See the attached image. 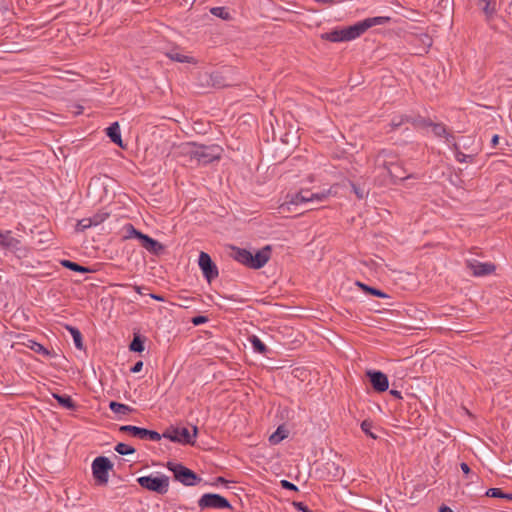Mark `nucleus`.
<instances>
[{"instance_id":"49","label":"nucleus","mask_w":512,"mask_h":512,"mask_svg":"<svg viewBox=\"0 0 512 512\" xmlns=\"http://www.w3.org/2000/svg\"><path fill=\"white\" fill-rule=\"evenodd\" d=\"M460 467H461V470L463 471V473H464L465 475H469V473L471 472L470 467H469V466H468V464H467V463H465V462H462V463L460 464Z\"/></svg>"},{"instance_id":"29","label":"nucleus","mask_w":512,"mask_h":512,"mask_svg":"<svg viewBox=\"0 0 512 512\" xmlns=\"http://www.w3.org/2000/svg\"><path fill=\"white\" fill-rule=\"evenodd\" d=\"M309 202V198H305L304 193H300V191L294 195L291 196L290 201H287L285 204L281 205V209L284 211L285 207L289 204L298 205L300 203H307Z\"/></svg>"},{"instance_id":"28","label":"nucleus","mask_w":512,"mask_h":512,"mask_svg":"<svg viewBox=\"0 0 512 512\" xmlns=\"http://www.w3.org/2000/svg\"><path fill=\"white\" fill-rule=\"evenodd\" d=\"M250 343L254 349L255 352L260 354H266L268 351V348L266 345L255 335H252L250 338Z\"/></svg>"},{"instance_id":"10","label":"nucleus","mask_w":512,"mask_h":512,"mask_svg":"<svg viewBox=\"0 0 512 512\" xmlns=\"http://www.w3.org/2000/svg\"><path fill=\"white\" fill-rule=\"evenodd\" d=\"M466 267L472 271L476 277L489 275L494 272L495 265L492 263H482L476 259L466 260Z\"/></svg>"},{"instance_id":"3","label":"nucleus","mask_w":512,"mask_h":512,"mask_svg":"<svg viewBox=\"0 0 512 512\" xmlns=\"http://www.w3.org/2000/svg\"><path fill=\"white\" fill-rule=\"evenodd\" d=\"M137 482L142 488L153 491L159 494H165L169 487V478L167 476H142L137 479Z\"/></svg>"},{"instance_id":"22","label":"nucleus","mask_w":512,"mask_h":512,"mask_svg":"<svg viewBox=\"0 0 512 512\" xmlns=\"http://www.w3.org/2000/svg\"><path fill=\"white\" fill-rule=\"evenodd\" d=\"M197 80H198L197 85L200 88L204 89V88H207V87H210V86H214V82H213L212 76L210 74H208L207 72H205V71H198L197 72Z\"/></svg>"},{"instance_id":"23","label":"nucleus","mask_w":512,"mask_h":512,"mask_svg":"<svg viewBox=\"0 0 512 512\" xmlns=\"http://www.w3.org/2000/svg\"><path fill=\"white\" fill-rule=\"evenodd\" d=\"M53 397L57 400V402L64 408L69 410H74L76 408V404L72 400V398L69 395H60V394H53Z\"/></svg>"},{"instance_id":"32","label":"nucleus","mask_w":512,"mask_h":512,"mask_svg":"<svg viewBox=\"0 0 512 512\" xmlns=\"http://www.w3.org/2000/svg\"><path fill=\"white\" fill-rule=\"evenodd\" d=\"M129 349L133 352H142L144 350V342L139 336H134L129 345Z\"/></svg>"},{"instance_id":"27","label":"nucleus","mask_w":512,"mask_h":512,"mask_svg":"<svg viewBox=\"0 0 512 512\" xmlns=\"http://www.w3.org/2000/svg\"><path fill=\"white\" fill-rule=\"evenodd\" d=\"M451 146L455 153V158L458 162H472L473 161V155H468V154L461 152L460 147L456 142H453L451 144Z\"/></svg>"},{"instance_id":"2","label":"nucleus","mask_w":512,"mask_h":512,"mask_svg":"<svg viewBox=\"0 0 512 512\" xmlns=\"http://www.w3.org/2000/svg\"><path fill=\"white\" fill-rule=\"evenodd\" d=\"M221 147L218 145H202L194 142V158L201 164H208L218 160L221 155Z\"/></svg>"},{"instance_id":"38","label":"nucleus","mask_w":512,"mask_h":512,"mask_svg":"<svg viewBox=\"0 0 512 512\" xmlns=\"http://www.w3.org/2000/svg\"><path fill=\"white\" fill-rule=\"evenodd\" d=\"M108 216V213H96L95 215L89 218L91 219L92 226H97L103 223L108 218Z\"/></svg>"},{"instance_id":"44","label":"nucleus","mask_w":512,"mask_h":512,"mask_svg":"<svg viewBox=\"0 0 512 512\" xmlns=\"http://www.w3.org/2000/svg\"><path fill=\"white\" fill-rule=\"evenodd\" d=\"M196 333L198 334L197 339H200V338L210 339L213 336V332L211 330H205V331L198 330V331H196ZM194 334H195V331H194Z\"/></svg>"},{"instance_id":"55","label":"nucleus","mask_w":512,"mask_h":512,"mask_svg":"<svg viewBox=\"0 0 512 512\" xmlns=\"http://www.w3.org/2000/svg\"><path fill=\"white\" fill-rule=\"evenodd\" d=\"M439 512H453V510L448 506H441Z\"/></svg>"},{"instance_id":"35","label":"nucleus","mask_w":512,"mask_h":512,"mask_svg":"<svg viewBox=\"0 0 512 512\" xmlns=\"http://www.w3.org/2000/svg\"><path fill=\"white\" fill-rule=\"evenodd\" d=\"M286 437L285 431L282 429V427H279L270 437L269 442L271 444H278Z\"/></svg>"},{"instance_id":"4","label":"nucleus","mask_w":512,"mask_h":512,"mask_svg":"<svg viewBox=\"0 0 512 512\" xmlns=\"http://www.w3.org/2000/svg\"><path fill=\"white\" fill-rule=\"evenodd\" d=\"M113 468L111 461L104 456H99L92 463L93 477L98 485H106L108 473Z\"/></svg>"},{"instance_id":"34","label":"nucleus","mask_w":512,"mask_h":512,"mask_svg":"<svg viewBox=\"0 0 512 512\" xmlns=\"http://www.w3.org/2000/svg\"><path fill=\"white\" fill-rule=\"evenodd\" d=\"M115 451L121 455H129V454H134L136 450L128 444L118 443L115 446Z\"/></svg>"},{"instance_id":"30","label":"nucleus","mask_w":512,"mask_h":512,"mask_svg":"<svg viewBox=\"0 0 512 512\" xmlns=\"http://www.w3.org/2000/svg\"><path fill=\"white\" fill-rule=\"evenodd\" d=\"M210 12L212 15L219 17L223 20H230L232 18L230 12L226 7H213L211 8Z\"/></svg>"},{"instance_id":"37","label":"nucleus","mask_w":512,"mask_h":512,"mask_svg":"<svg viewBox=\"0 0 512 512\" xmlns=\"http://www.w3.org/2000/svg\"><path fill=\"white\" fill-rule=\"evenodd\" d=\"M350 185L358 199H364L366 197L368 192L365 190L364 187H361V186L355 184L354 182H350Z\"/></svg>"},{"instance_id":"51","label":"nucleus","mask_w":512,"mask_h":512,"mask_svg":"<svg viewBox=\"0 0 512 512\" xmlns=\"http://www.w3.org/2000/svg\"><path fill=\"white\" fill-rule=\"evenodd\" d=\"M499 143V136L498 135H494L491 139V145L492 147H496Z\"/></svg>"},{"instance_id":"12","label":"nucleus","mask_w":512,"mask_h":512,"mask_svg":"<svg viewBox=\"0 0 512 512\" xmlns=\"http://www.w3.org/2000/svg\"><path fill=\"white\" fill-rule=\"evenodd\" d=\"M270 252V247L266 246L262 250L257 251L254 255L252 254L251 268H262L270 259Z\"/></svg>"},{"instance_id":"25","label":"nucleus","mask_w":512,"mask_h":512,"mask_svg":"<svg viewBox=\"0 0 512 512\" xmlns=\"http://www.w3.org/2000/svg\"><path fill=\"white\" fill-rule=\"evenodd\" d=\"M167 56L177 62H190V56L183 54L180 48H174L167 53Z\"/></svg>"},{"instance_id":"19","label":"nucleus","mask_w":512,"mask_h":512,"mask_svg":"<svg viewBox=\"0 0 512 512\" xmlns=\"http://www.w3.org/2000/svg\"><path fill=\"white\" fill-rule=\"evenodd\" d=\"M60 264L69 269V270H72V271H75V272H78V273H89L91 272L92 270L89 268V267H86V266H82L76 262H73V261H70V260H66V259H63L60 261Z\"/></svg>"},{"instance_id":"26","label":"nucleus","mask_w":512,"mask_h":512,"mask_svg":"<svg viewBox=\"0 0 512 512\" xmlns=\"http://www.w3.org/2000/svg\"><path fill=\"white\" fill-rule=\"evenodd\" d=\"M67 329L73 338L76 348H78L79 350H82L84 348V344H83L82 334L79 331V329L76 327H72V326H67Z\"/></svg>"},{"instance_id":"58","label":"nucleus","mask_w":512,"mask_h":512,"mask_svg":"<svg viewBox=\"0 0 512 512\" xmlns=\"http://www.w3.org/2000/svg\"><path fill=\"white\" fill-rule=\"evenodd\" d=\"M198 434V428L196 426H194V438L197 436Z\"/></svg>"},{"instance_id":"41","label":"nucleus","mask_w":512,"mask_h":512,"mask_svg":"<svg viewBox=\"0 0 512 512\" xmlns=\"http://www.w3.org/2000/svg\"><path fill=\"white\" fill-rule=\"evenodd\" d=\"M30 348L38 353V354H42V355H45V356H49L50 355V352L47 348H45L42 344L40 343H37V342H32V345L30 346Z\"/></svg>"},{"instance_id":"43","label":"nucleus","mask_w":512,"mask_h":512,"mask_svg":"<svg viewBox=\"0 0 512 512\" xmlns=\"http://www.w3.org/2000/svg\"><path fill=\"white\" fill-rule=\"evenodd\" d=\"M405 121H408L407 117H404V116L395 117L391 122V126L395 129V128L401 126L402 123Z\"/></svg>"},{"instance_id":"18","label":"nucleus","mask_w":512,"mask_h":512,"mask_svg":"<svg viewBox=\"0 0 512 512\" xmlns=\"http://www.w3.org/2000/svg\"><path fill=\"white\" fill-rule=\"evenodd\" d=\"M234 258L240 262L241 264L251 268V262H252V253L246 249L238 248L235 251Z\"/></svg>"},{"instance_id":"5","label":"nucleus","mask_w":512,"mask_h":512,"mask_svg":"<svg viewBox=\"0 0 512 512\" xmlns=\"http://www.w3.org/2000/svg\"><path fill=\"white\" fill-rule=\"evenodd\" d=\"M198 506L201 510L206 509H232L231 504L229 501L219 495L214 493H207L204 494L199 500H198Z\"/></svg>"},{"instance_id":"61","label":"nucleus","mask_w":512,"mask_h":512,"mask_svg":"<svg viewBox=\"0 0 512 512\" xmlns=\"http://www.w3.org/2000/svg\"><path fill=\"white\" fill-rule=\"evenodd\" d=\"M152 297L157 299V300H161L162 299L161 297H158V296H155V295H152Z\"/></svg>"},{"instance_id":"16","label":"nucleus","mask_w":512,"mask_h":512,"mask_svg":"<svg viewBox=\"0 0 512 512\" xmlns=\"http://www.w3.org/2000/svg\"><path fill=\"white\" fill-rule=\"evenodd\" d=\"M107 136L110 138V140L118 145L119 147L123 148L124 145L122 143L121 138V132H120V126L118 122L112 123L107 129H106Z\"/></svg>"},{"instance_id":"24","label":"nucleus","mask_w":512,"mask_h":512,"mask_svg":"<svg viewBox=\"0 0 512 512\" xmlns=\"http://www.w3.org/2000/svg\"><path fill=\"white\" fill-rule=\"evenodd\" d=\"M109 408L114 413L122 414V415H127V414H129V413H131L133 411V408H131L130 406H128L126 404H122V403L116 402V401H111L109 403Z\"/></svg>"},{"instance_id":"52","label":"nucleus","mask_w":512,"mask_h":512,"mask_svg":"<svg viewBox=\"0 0 512 512\" xmlns=\"http://www.w3.org/2000/svg\"><path fill=\"white\" fill-rule=\"evenodd\" d=\"M390 394L397 399H402L401 392L398 390H390Z\"/></svg>"},{"instance_id":"8","label":"nucleus","mask_w":512,"mask_h":512,"mask_svg":"<svg viewBox=\"0 0 512 512\" xmlns=\"http://www.w3.org/2000/svg\"><path fill=\"white\" fill-rule=\"evenodd\" d=\"M163 437L181 444H192V437L186 427H170L163 433Z\"/></svg>"},{"instance_id":"20","label":"nucleus","mask_w":512,"mask_h":512,"mask_svg":"<svg viewBox=\"0 0 512 512\" xmlns=\"http://www.w3.org/2000/svg\"><path fill=\"white\" fill-rule=\"evenodd\" d=\"M144 430H145V428L132 426V425H123V426H120V428H119L120 432L129 433L133 437L139 438L141 440H143Z\"/></svg>"},{"instance_id":"48","label":"nucleus","mask_w":512,"mask_h":512,"mask_svg":"<svg viewBox=\"0 0 512 512\" xmlns=\"http://www.w3.org/2000/svg\"><path fill=\"white\" fill-rule=\"evenodd\" d=\"M142 367H143V362L142 361H138L136 362L131 368H130V371L132 373H138L142 370Z\"/></svg>"},{"instance_id":"7","label":"nucleus","mask_w":512,"mask_h":512,"mask_svg":"<svg viewBox=\"0 0 512 512\" xmlns=\"http://www.w3.org/2000/svg\"><path fill=\"white\" fill-rule=\"evenodd\" d=\"M166 467L173 473L174 479L186 486H192V470L180 463L168 461Z\"/></svg>"},{"instance_id":"59","label":"nucleus","mask_w":512,"mask_h":512,"mask_svg":"<svg viewBox=\"0 0 512 512\" xmlns=\"http://www.w3.org/2000/svg\"><path fill=\"white\" fill-rule=\"evenodd\" d=\"M217 481H218V482H225V479H224L223 477H218V478H217Z\"/></svg>"},{"instance_id":"21","label":"nucleus","mask_w":512,"mask_h":512,"mask_svg":"<svg viewBox=\"0 0 512 512\" xmlns=\"http://www.w3.org/2000/svg\"><path fill=\"white\" fill-rule=\"evenodd\" d=\"M300 193H304L305 198H309V202H312L314 200L323 201L327 199L328 196L331 194V189H328L320 193H313L309 190H301Z\"/></svg>"},{"instance_id":"14","label":"nucleus","mask_w":512,"mask_h":512,"mask_svg":"<svg viewBox=\"0 0 512 512\" xmlns=\"http://www.w3.org/2000/svg\"><path fill=\"white\" fill-rule=\"evenodd\" d=\"M390 177L393 179L394 182L397 180L403 181L409 178H419L417 175L414 174H406L405 169L402 167V165L397 161L395 163V166L391 167V169L386 170Z\"/></svg>"},{"instance_id":"57","label":"nucleus","mask_w":512,"mask_h":512,"mask_svg":"<svg viewBox=\"0 0 512 512\" xmlns=\"http://www.w3.org/2000/svg\"><path fill=\"white\" fill-rule=\"evenodd\" d=\"M198 123L197 122H194V128H193V131L196 132V133H205L206 131L205 130H198L195 125H197Z\"/></svg>"},{"instance_id":"11","label":"nucleus","mask_w":512,"mask_h":512,"mask_svg":"<svg viewBox=\"0 0 512 512\" xmlns=\"http://www.w3.org/2000/svg\"><path fill=\"white\" fill-rule=\"evenodd\" d=\"M369 378L373 389L377 392H385L389 387L387 376L381 371L369 370L366 373Z\"/></svg>"},{"instance_id":"42","label":"nucleus","mask_w":512,"mask_h":512,"mask_svg":"<svg viewBox=\"0 0 512 512\" xmlns=\"http://www.w3.org/2000/svg\"><path fill=\"white\" fill-rule=\"evenodd\" d=\"M486 496L493 498H502L503 491L500 488H490L486 491Z\"/></svg>"},{"instance_id":"6","label":"nucleus","mask_w":512,"mask_h":512,"mask_svg":"<svg viewBox=\"0 0 512 512\" xmlns=\"http://www.w3.org/2000/svg\"><path fill=\"white\" fill-rule=\"evenodd\" d=\"M198 265L203 273L204 278L207 280L208 283H211L218 277V268L216 264L212 261V258L206 252H200L198 258Z\"/></svg>"},{"instance_id":"31","label":"nucleus","mask_w":512,"mask_h":512,"mask_svg":"<svg viewBox=\"0 0 512 512\" xmlns=\"http://www.w3.org/2000/svg\"><path fill=\"white\" fill-rule=\"evenodd\" d=\"M124 231L126 233V238L134 237L140 240L141 236L143 235V233L135 229V227L132 224H126L124 226Z\"/></svg>"},{"instance_id":"1","label":"nucleus","mask_w":512,"mask_h":512,"mask_svg":"<svg viewBox=\"0 0 512 512\" xmlns=\"http://www.w3.org/2000/svg\"><path fill=\"white\" fill-rule=\"evenodd\" d=\"M390 21L391 18L388 16L366 18L352 26L340 30L335 29L332 30L331 32L324 33L322 34V38L331 42L350 41L361 36L369 28L376 25H384L389 23Z\"/></svg>"},{"instance_id":"36","label":"nucleus","mask_w":512,"mask_h":512,"mask_svg":"<svg viewBox=\"0 0 512 512\" xmlns=\"http://www.w3.org/2000/svg\"><path fill=\"white\" fill-rule=\"evenodd\" d=\"M372 427H373V424L371 421L369 420H364L362 421L361 423V429L362 431L369 437H371L372 439H376L377 436L372 432Z\"/></svg>"},{"instance_id":"46","label":"nucleus","mask_w":512,"mask_h":512,"mask_svg":"<svg viewBox=\"0 0 512 512\" xmlns=\"http://www.w3.org/2000/svg\"><path fill=\"white\" fill-rule=\"evenodd\" d=\"M207 321H208V317L207 316H203V315L194 316V319H193L194 326H198V325L203 324V323H205Z\"/></svg>"},{"instance_id":"45","label":"nucleus","mask_w":512,"mask_h":512,"mask_svg":"<svg viewBox=\"0 0 512 512\" xmlns=\"http://www.w3.org/2000/svg\"><path fill=\"white\" fill-rule=\"evenodd\" d=\"M281 484V487L284 488V489H287V490H292V491H297L298 488L296 485H294L293 483L287 481V480H282L280 482Z\"/></svg>"},{"instance_id":"9","label":"nucleus","mask_w":512,"mask_h":512,"mask_svg":"<svg viewBox=\"0 0 512 512\" xmlns=\"http://www.w3.org/2000/svg\"><path fill=\"white\" fill-rule=\"evenodd\" d=\"M397 161L399 160L396 154H394L391 150L383 149L379 151L375 157V166L377 168H383L387 170L395 166Z\"/></svg>"},{"instance_id":"17","label":"nucleus","mask_w":512,"mask_h":512,"mask_svg":"<svg viewBox=\"0 0 512 512\" xmlns=\"http://www.w3.org/2000/svg\"><path fill=\"white\" fill-rule=\"evenodd\" d=\"M415 45H421L418 54L427 53L428 49L432 46V38L428 34H420L413 40Z\"/></svg>"},{"instance_id":"50","label":"nucleus","mask_w":512,"mask_h":512,"mask_svg":"<svg viewBox=\"0 0 512 512\" xmlns=\"http://www.w3.org/2000/svg\"><path fill=\"white\" fill-rule=\"evenodd\" d=\"M478 3H484V11L489 13L490 0H476Z\"/></svg>"},{"instance_id":"33","label":"nucleus","mask_w":512,"mask_h":512,"mask_svg":"<svg viewBox=\"0 0 512 512\" xmlns=\"http://www.w3.org/2000/svg\"><path fill=\"white\" fill-rule=\"evenodd\" d=\"M357 284L366 292H368L369 294L371 295H374V296H377V297H380V298H387L388 295L386 293H384L383 291L381 290H378L376 288H373V287H369L365 284H362L360 282H357Z\"/></svg>"},{"instance_id":"39","label":"nucleus","mask_w":512,"mask_h":512,"mask_svg":"<svg viewBox=\"0 0 512 512\" xmlns=\"http://www.w3.org/2000/svg\"><path fill=\"white\" fill-rule=\"evenodd\" d=\"M90 227H92L91 219L89 217L83 218L77 222L76 231L83 232Z\"/></svg>"},{"instance_id":"13","label":"nucleus","mask_w":512,"mask_h":512,"mask_svg":"<svg viewBox=\"0 0 512 512\" xmlns=\"http://www.w3.org/2000/svg\"><path fill=\"white\" fill-rule=\"evenodd\" d=\"M139 241L143 248H145L147 251L155 255H159L164 249L161 243H159L158 241L154 240L153 238L149 237L146 234H143Z\"/></svg>"},{"instance_id":"60","label":"nucleus","mask_w":512,"mask_h":512,"mask_svg":"<svg viewBox=\"0 0 512 512\" xmlns=\"http://www.w3.org/2000/svg\"><path fill=\"white\" fill-rule=\"evenodd\" d=\"M135 290H136L138 293H140V294H141V291H140V290H141V287H139V286H135Z\"/></svg>"},{"instance_id":"53","label":"nucleus","mask_w":512,"mask_h":512,"mask_svg":"<svg viewBox=\"0 0 512 512\" xmlns=\"http://www.w3.org/2000/svg\"><path fill=\"white\" fill-rule=\"evenodd\" d=\"M316 2L318 3H322V4H334L335 3V0H315Z\"/></svg>"},{"instance_id":"56","label":"nucleus","mask_w":512,"mask_h":512,"mask_svg":"<svg viewBox=\"0 0 512 512\" xmlns=\"http://www.w3.org/2000/svg\"><path fill=\"white\" fill-rule=\"evenodd\" d=\"M201 482V478L194 473V486Z\"/></svg>"},{"instance_id":"15","label":"nucleus","mask_w":512,"mask_h":512,"mask_svg":"<svg viewBox=\"0 0 512 512\" xmlns=\"http://www.w3.org/2000/svg\"><path fill=\"white\" fill-rule=\"evenodd\" d=\"M429 125L432 126L433 133L437 137H444L448 144H452L453 142H455L454 135L447 132L446 126L444 124L430 122Z\"/></svg>"},{"instance_id":"54","label":"nucleus","mask_w":512,"mask_h":512,"mask_svg":"<svg viewBox=\"0 0 512 512\" xmlns=\"http://www.w3.org/2000/svg\"><path fill=\"white\" fill-rule=\"evenodd\" d=\"M502 499H505V500H508V501H512V493H504L503 492Z\"/></svg>"},{"instance_id":"47","label":"nucleus","mask_w":512,"mask_h":512,"mask_svg":"<svg viewBox=\"0 0 512 512\" xmlns=\"http://www.w3.org/2000/svg\"><path fill=\"white\" fill-rule=\"evenodd\" d=\"M294 507L302 512H312L303 502H293Z\"/></svg>"},{"instance_id":"40","label":"nucleus","mask_w":512,"mask_h":512,"mask_svg":"<svg viewBox=\"0 0 512 512\" xmlns=\"http://www.w3.org/2000/svg\"><path fill=\"white\" fill-rule=\"evenodd\" d=\"M161 439V435L153 430H148L145 428L143 440H151V441H159Z\"/></svg>"}]
</instances>
